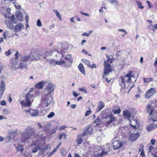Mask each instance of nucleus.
Returning a JSON list of instances; mask_svg holds the SVG:
<instances>
[{
  "label": "nucleus",
  "instance_id": "obj_1",
  "mask_svg": "<svg viewBox=\"0 0 157 157\" xmlns=\"http://www.w3.org/2000/svg\"><path fill=\"white\" fill-rule=\"evenodd\" d=\"M134 79V77L132 75L131 71L126 74L124 77L121 78L120 81L121 82L120 86H121V92L123 93L126 92L127 89L131 85L132 80Z\"/></svg>",
  "mask_w": 157,
  "mask_h": 157
},
{
  "label": "nucleus",
  "instance_id": "obj_2",
  "mask_svg": "<svg viewBox=\"0 0 157 157\" xmlns=\"http://www.w3.org/2000/svg\"><path fill=\"white\" fill-rule=\"evenodd\" d=\"M35 92L32 90L29 92L27 94L25 100L21 101L22 106L25 107L29 106L31 105L33 100L31 99L34 96Z\"/></svg>",
  "mask_w": 157,
  "mask_h": 157
},
{
  "label": "nucleus",
  "instance_id": "obj_3",
  "mask_svg": "<svg viewBox=\"0 0 157 157\" xmlns=\"http://www.w3.org/2000/svg\"><path fill=\"white\" fill-rule=\"evenodd\" d=\"M33 134V130L32 127L30 126L28 127L22 134L21 140L23 142H25L29 139Z\"/></svg>",
  "mask_w": 157,
  "mask_h": 157
},
{
  "label": "nucleus",
  "instance_id": "obj_4",
  "mask_svg": "<svg viewBox=\"0 0 157 157\" xmlns=\"http://www.w3.org/2000/svg\"><path fill=\"white\" fill-rule=\"evenodd\" d=\"M52 100V98L50 94H46L41 98L40 104L43 106L48 107L51 104Z\"/></svg>",
  "mask_w": 157,
  "mask_h": 157
},
{
  "label": "nucleus",
  "instance_id": "obj_5",
  "mask_svg": "<svg viewBox=\"0 0 157 157\" xmlns=\"http://www.w3.org/2000/svg\"><path fill=\"white\" fill-rule=\"evenodd\" d=\"M116 118L114 117L112 113L102 118V122L104 125L106 126H110L111 124L116 121Z\"/></svg>",
  "mask_w": 157,
  "mask_h": 157
},
{
  "label": "nucleus",
  "instance_id": "obj_6",
  "mask_svg": "<svg viewBox=\"0 0 157 157\" xmlns=\"http://www.w3.org/2000/svg\"><path fill=\"white\" fill-rule=\"evenodd\" d=\"M109 148L107 151H105V150H103L101 147L96 146L94 148V155L95 156H97V157H102L107 155L108 152H109Z\"/></svg>",
  "mask_w": 157,
  "mask_h": 157
},
{
  "label": "nucleus",
  "instance_id": "obj_7",
  "mask_svg": "<svg viewBox=\"0 0 157 157\" xmlns=\"http://www.w3.org/2000/svg\"><path fill=\"white\" fill-rule=\"evenodd\" d=\"M146 113L148 114V116L149 117H152L153 118V115L154 113H155L156 111L153 113L154 109L152 107L151 104L150 103H148L147 105L146 109Z\"/></svg>",
  "mask_w": 157,
  "mask_h": 157
},
{
  "label": "nucleus",
  "instance_id": "obj_8",
  "mask_svg": "<svg viewBox=\"0 0 157 157\" xmlns=\"http://www.w3.org/2000/svg\"><path fill=\"white\" fill-rule=\"evenodd\" d=\"M46 87L45 89L48 91V94L52 93L54 91L55 88V85L50 82L46 81Z\"/></svg>",
  "mask_w": 157,
  "mask_h": 157
},
{
  "label": "nucleus",
  "instance_id": "obj_9",
  "mask_svg": "<svg viewBox=\"0 0 157 157\" xmlns=\"http://www.w3.org/2000/svg\"><path fill=\"white\" fill-rule=\"evenodd\" d=\"M104 73L103 78H104L105 76H107L108 73L111 72L110 65L108 64V61H104Z\"/></svg>",
  "mask_w": 157,
  "mask_h": 157
},
{
  "label": "nucleus",
  "instance_id": "obj_10",
  "mask_svg": "<svg viewBox=\"0 0 157 157\" xmlns=\"http://www.w3.org/2000/svg\"><path fill=\"white\" fill-rule=\"evenodd\" d=\"M24 111L26 113H30V115L33 117H36L38 114V112L37 110L31 108H29L27 109H25Z\"/></svg>",
  "mask_w": 157,
  "mask_h": 157
},
{
  "label": "nucleus",
  "instance_id": "obj_11",
  "mask_svg": "<svg viewBox=\"0 0 157 157\" xmlns=\"http://www.w3.org/2000/svg\"><path fill=\"white\" fill-rule=\"evenodd\" d=\"M139 135V133L135 131L132 132L129 136V139L130 140L132 141H134L138 137Z\"/></svg>",
  "mask_w": 157,
  "mask_h": 157
},
{
  "label": "nucleus",
  "instance_id": "obj_12",
  "mask_svg": "<svg viewBox=\"0 0 157 157\" xmlns=\"http://www.w3.org/2000/svg\"><path fill=\"white\" fill-rule=\"evenodd\" d=\"M156 93V91L155 89L151 88L146 91L145 94V98H149Z\"/></svg>",
  "mask_w": 157,
  "mask_h": 157
},
{
  "label": "nucleus",
  "instance_id": "obj_13",
  "mask_svg": "<svg viewBox=\"0 0 157 157\" xmlns=\"http://www.w3.org/2000/svg\"><path fill=\"white\" fill-rule=\"evenodd\" d=\"M93 131V128L91 126L86 127L84 129L82 136H86L90 134Z\"/></svg>",
  "mask_w": 157,
  "mask_h": 157
},
{
  "label": "nucleus",
  "instance_id": "obj_14",
  "mask_svg": "<svg viewBox=\"0 0 157 157\" xmlns=\"http://www.w3.org/2000/svg\"><path fill=\"white\" fill-rule=\"evenodd\" d=\"M83 63L91 68H96V65L93 62H90L89 60L86 59L82 60Z\"/></svg>",
  "mask_w": 157,
  "mask_h": 157
},
{
  "label": "nucleus",
  "instance_id": "obj_15",
  "mask_svg": "<svg viewBox=\"0 0 157 157\" xmlns=\"http://www.w3.org/2000/svg\"><path fill=\"white\" fill-rule=\"evenodd\" d=\"M23 26V25L21 23H18L14 27V31L15 32L21 31Z\"/></svg>",
  "mask_w": 157,
  "mask_h": 157
},
{
  "label": "nucleus",
  "instance_id": "obj_16",
  "mask_svg": "<svg viewBox=\"0 0 157 157\" xmlns=\"http://www.w3.org/2000/svg\"><path fill=\"white\" fill-rule=\"evenodd\" d=\"M0 94L1 96H2L5 89V84L4 82L1 81L0 82Z\"/></svg>",
  "mask_w": 157,
  "mask_h": 157
},
{
  "label": "nucleus",
  "instance_id": "obj_17",
  "mask_svg": "<svg viewBox=\"0 0 157 157\" xmlns=\"http://www.w3.org/2000/svg\"><path fill=\"white\" fill-rule=\"evenodd\" d=\"M10 68L12 70H16L19 67L18 64L17 63L12 62L9 66Z\"/></svg>",
  "mask_w": 157,
  "mask_h": 157
},
{
  "label": "nucleus",
  "instance_id": "obj_18",
  "mask_svg": "<svg viewBox=\"0 0 157 157\" xmlns=\"http://www.w3.org/2000/svg\"><path fill=\"white\" fill-rule=\"evenodd\" d=\"M122 145L121 143L119 140L116 141L113 143V147L114 150L118 149Z\"/></svg>",
  "mask_w": 157,
  "mask_h": 157
},
{
  "label": "nucleus",
  "instance_id": "obj_19",
  "mask_svg": "<svg viewBox=\"0 0 157 157\" xmlns=\"http://www.w3.org/2000/svg\"><path fill=\"white\" fill-rule=\"evenodd\" d=\"M16 17L19 21H22L23 19V15L20 11H18L16 13Z\"/></svg>",
  "mask_w": 157,
  "mask_h": 157
},
{
  "label": "nucleus",
  "instance_id": "obj_20",
  "mask_svg": "<svg viewBox=\"0 0 157 157\" xmlns=\"http://www.w3.org/2000/svg\"><path fill=\"white\" fill-rule=\"evenodd\" d=\"M123 116L127 119L129 120L131 116L130 113L127 109L124 110L123 113Z\"/></svg>",
  "mask_w": 157,
  "mask_h": 157
},
{
  "label": "nucleus",
  "instance_id": "obj_21",
  "mask_svg": "<svg viewBox=\"0 0 157 157\" xmlns=\"http://www.w3.org/2000/svg\"><path fill=\"white\" fill-rule=\"evenodd\" d=\"M46 81H42V82H39L37 83L36 85V88L38 89H42L43 88V86L44 85H46Z\"/></svg>",
  "mask_w": 157,
  "mask_h": 157
},
{
  "label": "nucleus",
  "instance_id": "obj_22",
  "mask_svg": "<svg viewBox=\"0 0 157 157\" xmlns=\"http://www.w3.org/2000/svg\"><path fill=\"white\" fill-rule=\"evenodd\" d=\"M157 127V124H155L154 123H152L147 126V129L148 132H149L156 128Z\"/></svg>",
  "mask_w": 157,
  "mask_h": 157
},
{
  "label": "nucleus",
  "instance_id": "obj_23",
  "mask_svg": "<svg viewBox=\"0 0 157 157\" xmlns=\"http://www.w3.org/2000/svg\"><path fill=\"white\" fill-rule=\"evenodd\" d=\"M105 106L104 103L102 101H100L99 103L97 109L96 110V111L97 112H98L100 111L101 109H102Z\"/></svg>",
  "mask_w": 157,
  "mask_h": 157
},
{
  "label": "nucleus",
  "instance_id": "obj_24",
  "mask_svg": "<svg viewBox=\"0 0 157 157\" xmlns=\"http://www.w3.org/2000/svg\"><path fill=\"white\" fill-rule=\"evenodd\" d=\"M78 67L79 70L80 71L83 75H85L86 73L84 69V68L83 66V64L82 63L80 64L78 66Z\"/></svg>",
  "mask_w": 157,
  "mask_h": 157
},
{
  "label": "nucleus",
  "instance_id": "obj_25",
  "mask_svg": "<svg viewBox=\"0 0 157 157\" xmlns=\"http://www.w3.org/2000/svg\"><path fill=\"white\" fill-rule=\"evenodd\" d=\"M130 123L131 126L134 128H136V127L138 125L137 121L136 120H133L130 121Z\"/></svg>",
  "mask_w": 157,
  "mask_h": 157
},
{
  "label": "nucleus",
  "instance_id": "obj_26",
  "mask_svg": "<svg viewBox=\"0 0 157 157\" xmlns=\"http://www.w3.org/2000/svg\"><path fill=\"white\" fill-rule=\"evenodd\" d=\"M33 56H34L33 57H32L30 59L31 60H36L40 59L41 57V55L40 54L38 53H35L34 55Z\"/></svg>",
  "mask_w": 157,
  "mask_h": 157
},
{
  "label": "nucleus",
  "instance_id": "obj_27",
  "mask_svg": "<svg viewBox=\"0 0 157 157\" xmlns=\"http://www.w3.org/2000/svg\"><path fill=\"white\" fill-rule=\"evenodd\" d=\"M51 126V125L50 124L48 123L43 128L46 132H48L49 131Z\"/></svg>",
  "mask_w": 157,
  "mask_h": 157
},
{
  "label": "nucleus",
  "instance_id": "obj_28",
  "mask_svg": "<svg viewBox=\"0 0 157 157\" xmlns=\"http://www.w3.org/2000/svg\"><path fill=\"white\" fill-rule=\"evenodd\" d=\"M81 136H82V134H79L77 137L76 142L78 145L81 144L82 142V140L81 137Z\"/></svg>",
  "mask_w": 157,
  "mask_h": 157
},
{
  "label": "nucleus",
  "instance_id": "obj_29",
  "mask_svg": "<svg viewBox=\"0 0 157 157\" xmlns=\"http://www.w3.org/2000/svg\"><path fill=\"white\" fill-rule=\"evenodd\" d=\"M136 3L138 6V7L140 9H143L144 8V6L143 5L141 2L139 0H136Z\"/></svg>",
  "mask_w": 157,
  "mask_h": 157
},
{
  "label": "nucleus",
  "instance_id": "obj_30",
  "mask_svg": "<svg viewBox=\"0 0 157 157\" xmlns=\"http://www.w3.org/2000/svg\"><path fill=\"white\" fill-rule=\"evenodd\" d=\"M65 59L66 60H69L70 63H72L73 60L72 59V55L71 54L67 55L65 57Z\"/></svg>",
  "mask_w": 157,
  "mask_h": 157
},
{
  "label": "nucleus",
  "instance_id": "obj_31",
  "mask_svg": "<svg viewBox=\"0 0 157 157\" xmlns=\"http://www.w3.org/2000/svg\"><path fill=\"white\" fill-rule=\"evenodd\" d=\"M31 58L29 55H27L22 57L21 59L22 61L26 62L29 60H31L30 59Z\"/></svg>",
  "mask_w": 157,
  "mask_h": 157
},
{
  "label": "nucleus",
  "instance_id": "obj_32",
  "mask_svg": "<svg viewBox=\"0 0 157 157\" xmlns=\"http://www.w3.org/2000/svg\"><path fill=\"white\" fill-rule=\"evenodd\" d=\"M20 68L24 70H26L27 69V65L26 64L21 63L20 65Z\"/></svg>",
  "mask_w": 157,
  "mask_h": 157
},
{
  "label": "nucleus",
  "instance_id": "obj_33",
  "mask_svg": "<svg viewBox=\"0 0 157 157\" xmlns=\"http://www.w3.org/2000/svg\"><path fill=\"white\" fill-rule=\"evenodd\" d=\"M53 11L55 13L57 17L60 20H61V15L58 11L56 10H53Z\"/></svg>",
  "mask_w": 157,
  "mask_h": 157
},
{
  "label": "nucleus",
  "instance_id": "obj_34",
  "mask_svg": "<svg viewBox=\"0 0 157 157\" xmlns=\"http://www.w3.org/2000/svg\"><path fill=\"white\" fill-rule=\"evenodd\" d=\"M23 148L22 145L18 144L17 147V151H19L21 153L23 151Z\"/></svg>",
  "mask_w": 157,
  "mask_h": 157
},
{
  "label": "nucleus",
  "instance_id": "obj_35",
  "mask_svg": "<svg viewBox=\"0 0 157 157\" xmlns=\"http://www.w3.org/2000/svg\"><path fill=\"white\" fill-rule=\"evenodd\" d=\"M11 11V9L10 8H7L6 10V12L4 14V15L5 17H9V15L10 14V12Z\"/></svg>",
  "mask_w": 157,
  "mask_h": 157
},
{
  "label": "nucleus",
  "instance_id": "obj_36",
  "mask_svg": "<svg viewBox=\"0 0 157 157\" xmlns=\"http://www.w3.org/2000/svg\"><path fill=\"white\" fill-rule=\"evenodd\" d=\"M67 135L64 133H63L59 135V138L60 140H61L63 138L65 140L66 139Z\"/></svg>",
  "mask_w": 157,
  "mask_h": 157
},
{
  "label": "nucleus",
  "instance_id": "obj_37",
  "mask_svg": "<svg viewBox=\"0 0 157 157\" xmlns=\"http://www.w3.org/2000/svg\"><path fill=\"white\" fill-rule=\"evenodd\" d=\"M144 82V83H148L152 81V79L151 78H143Z\"/></svg>",
  "mask_w": 157,
  "mask_h": 157
},
{
  "label": "nucleus",
  "instance_id": "obj_38",
  "mask_svg": "<svg viewBox=\"0 0 157 157\" xmlns=\"http://www.w3.org/2000/svg\"><path fill=\"white\" fill-rule=\"evenodd\" d=\"M101 124V121L98 118H97L93 123V124L96 126L99 125Z\"/></svg>",
  "mask_w": 157,
  "mask_h": 157
},
{
  "label": "nucleus",
  "instance_id": "obj_39",
  "mask_svg": "<svg viewBox=\"0 0 157 157\" xmlns=\"http://www.w3.org/2000/svg\"><path fill=\"white\" fill-rule=\"evenodd\" d=\"M152 119L154 122L157 121V112L153 113Z\"/></svg>",
  "mask_w": 157,
  "mask_h": 157
},
{
  "label": "nucleus",
  "instance_id": "obj_40",
  "mask_svg": "<svg viewBox=\"0 0 157 157\" xmlns=\"http://www.w3.org/2000/svg\"><path fill=\"white\" fill-rule=\"evenodd\" d=\"M53 51L52 49H50L49 51H47L45 52V56H48V55H52Z\"/></svg>",
  "mask_w": 157,
  "mask_h": 157
},
{
  "label": "nucleus",
  "instance_id": "obj_41",
  "mask_svg": "<svg viewBox=\"0 0 157 157\" xmlns=\"http://www.w3.org/2000/svg\"><path fill=\"white\" fill-rule=\"evenodd\" d=\"M113 112L115 114H118L121 112V109L119 107L116 110L115 109H113Z\"/></svg>",
  "mask_w": 157,
  "mask_h": 157
},
{
  "label": "nucleus",
  "instance_id": "obj_42",
  "mask_svg": "<svg viewBox=\"0 0 157 157\" xmlns=\"http://www.w3.org/2000/svg\"><path fill=\"white\" fill-rule=\"evenodd\" d=\"M9 32L7 31H5L3 32V36L5 39H6L7 36H8V38L10 37V36H8Z\"/></svg>",
  "mask_w": 157,
  "mask_h": 157
},
{
  "label": "nucleus",
  "instance_id": "obj_43",
  "mask_svg": "<svg viewBox=\"0 0 157 157\" xmlns=\"http://www.w3.org/2000/svg\"><path fill=\"white\" fill-rule=\"evenodd\" d=\"M65 63L64 60H61L60 61H57L56 62V64L58 65H62Z\"/></svg>",
  "mask_w": 157,
  "mask_h": 157
},
{
  "label": "nucleus",
  "instance_id": "obj_44",
  "mask_svg": "<svg viewBox=\"0 0 157 157\" xmlns=\"http://www.w3.org/2000/svg\"><path fill=\"white\" fill-rule=\"evenodd\" d=\"M146 2L147 3L148 7L149 9H151L153 7V5L148 0H147Z\"/></svg>",
  "mask_w": 157,
  "mask_h": 157
},
{
  "label": "nucleus",
  "instance_id": "obj_45",
  "mask_svg": "<svg viewBox=\"0 0 157 157\" xmlns=\"http://www.w3.org/2000/svg\"><path fill=\"white\" fill-rule=\"evenodd\" d=\"M55 113L54 112H51L47 116V117L48 118H51L55 115Z\"/></svg>",
  "mask_w": 157,
  "mask_h": 157
},
{
  "label": "nucleus",
  "instance_id": "obj_46",
  "mask_svg": "<svg viewBox=\"0 0 157 157\" xmlns=\"http://www.w3.org/2000/svg\"><path fill=\"white\" fill-rule=\"evenodd\" d=\"M80 91H83L85 93H87V91L86 90L84 87H80L78 89Z\"/></svg>",
  "mask_w": 157,
  "mask_h": 157
},
{
  "label": "nucleus",
  "instance_id": "obj_47",
  "mask_svg": "<svg viewBox=\"0 0 157 157\" xmlns=\"http://www.w3.org/2000/svg\"><path fill=\"white\" fill-rule=\"evenodd\" d=\"M92 113V111L90 109H89V110H87L85 114V115L86 116H87L90 114H91Z\"/></svg>",
  "mask_w": 157,
  "mask_h": 157
},
{
  "label": "nucleus",
  "instance_id": "obj_48",
  "mask_svg": "<svg viewBox=\"0 0 157 157\" xmlns=\"http://www.w3.org/2000/svg\"><path fill=\"white\" fill-rule=\"evenodd\" d=\"M108 1L111 4L114 3L115 5L118 4V2L117 0H108Z\"/></svg>",
  "mask_w": 157,
  "mask_h": 157
},
{
  "label": "nucleus",
  "instance_id": "obj_49",
  "mask_svg": "<svg viewBox=\"0 0 157 157\" xmlns=\"http://www.w3.org/2000/svg\"><path fill=\"white\" fill-rule=\"evenodd\" d=\"M148 150L149 153H151L152 154V151L153 150L154 147L150 145L148 147Z\"/></svg>",
  "mask_w": 157,
  "mask_h": 157
},
{
  "label": "nucleus",
  "instance_id": "obj_50",
  "mask_svg": "<svg viewBox=\"0 0 157 157\" xmlns=\"http://www.w3.org/2000/svg\"><path fill=\"white\" fill-rule=\"evenodd\" d=\"M14 6L16 8L17 10H20L21 9V6L19 5L18 4L16 3L14 4Z\"/></svg>",
  "mask_w": 157,
  "mask_h": 157
},
{
  "label": "nucleus",
  "instance_id": "obj_51",
  "mask_svg": "<svg viewBox=\"0 0 157 157\" xmlns=\"http://www.w3.org/2000/svg\"><path fill=\"white\" fill-rule=\"evenodd\" d=\"M37 25L38 27H41L42 25L41 22L40 20H38L37 21Z\"/></svg>",
  "mask_w": 157,
  "mask_h": 157
},
{
  "label": "nucleus",
  "instance_id": "obj_52",
  "mask_svg": "<svg viewBox=\"0 0 157 157\" xmlns=\"http://www.w3.org/2000/svg\"><path fill=\"white\" fill-rule=\"evenodd\" d=\"M106 57L107 58V61H108V64H109V62L110 61V63H112V62L113 59H112L111 58H110V56H108L106 55Z\"/></svg>",
  "mask_w": 157,
  "mask_h": 157
},
{
  "label": "nucleus",
  "instance_id": "obj_53",
  "mask_svg": "<svg viewBox=\"0 0 157 157\" xmlns=\"http://www.w3.org/2000/svg\"><path fill=\"white\" fill-rule=\"evenodd\" d=\"M58 128V127L57 126L55 128L53 129L51 131V134H53L55 132H56Z\"/></svg>",
  "mask_w": 157,
  "mask_h": 157
},
{
  "label": "nucleus",
  "instance_id": "obj_54",
  "mask_svg": "<svg viewBox=\"0 0 157 157\" xmlns=\"http://www.w3.org/2000/svg\"><path fill=\"white\" fill-rule=\"evenodd\" d=\"M92 32V31H90L89 33L85 32L82 34V36H88Z\"/></svg>",
  "mask_w": 157,
  "mask_h": 157
},
{
  "label": "nucleus",
  "instance_id": "obj_55",
  "mask_svg": "<svg viewBox=\"0 0 157 157\" xmlns=\"http://www.w3.org/2000/svg\"><path fill=\"white\" fill-rule=\"evenodd\" d=\"M147 27L148 29L153 30V25H152V24H150L149 25H148Z\"/></svg>",
  "mask_w": 157,
  "mask_h": 157
},
{
  "label": "nucleus",
  "instance_id": "obj_56",
  "mask_svg": "<svg viewBox=\"0 0 157 157\" xmlns=\"http://www.w3.org/2000/svg\"><path fill=\"white\" fill-rule=\"evenodd\" d=\"M56 62L55 61V60L53 59H51L50 60V64L52 65H55L56 64Z\"/></svg>",
  "mask_w": 157,
  "mask_h": 157
},
{
  "label": "nucleus",
  "instance_id": "obj_57",
  "mask_svg": "<svg viewBox=\"0 0 157 157\" xmlns=\"http://www.w3.org/2000/svg\"><path fill=\"white\" fill-rule=\"evenodd\" d=\"M11 54L10 49L9 50L5 52V54L6 56H8Z\"/></svg>",
  "mask_w": 157,
  "mask_h": 157
},
{
  "label": "nucleus",
  "instance_id": "obj_58",
  "mask_svg": "<svg viewBox=\"0 0 157 157\" xmlns=\"http://www.w3.org/2000/svg\"><path fill=\"white\" fill-rule=\"evenodd\" d=\"M118 31L124 32V33L125 35H126L127 34V31H126V30H125L124 29H120L118 30Z\"/></svg>",
  "mask_w": 157,
  "mask_h": 157
},
{
  "label": "nucleus",
  "instance_id": "obj_59",
  "mask_svg": "<svg viewBox=\"0 0 157 157\" xmlns=\"http://www.w3.org/2000/svg\"><path fill=\"white\" fill-rule=\"evenodd\" d=\"M19 54V52L17 51V52L15 55V59L17 60L18 59Z\"/></svg>",
  "mask_w": 157,
  "mask_h": 157
},
{
  "label": "nucleus",
  "instance_id": "obj_60",
  "mask_svg": "<svg viewBox=\"0 0 157 157\" xmlns=\"http://www.w3.org/2000/svg\"><path fill=\"white\" fill-rule=\"evenodd\" d=\"M67 127L64 125H62L60 127L59 129L60 131L63 130L65 128H66Z\"/></svg>",
  "mask_w": 157,
  "mask_h": 157
},
{
  "label": "nucleus",
  "instance_id": "obj_61",
  "mask_svg": "<svg viewBox=\"0 0 157 157\" xmlns=\"http://www.w3.org/2000/svg\"><path fill=\"white\" fill-rule=\"evenodd\" d=\"M156 142V140L154 139H152L151 140V142L152 145H154Z\"/></svg>",
  "mask_w": 157,
  "mask_h": 157
},
{
  "label": "nucleus",
  "instance_id": "obj_62",
  "mask_svg": "<svg viewBox=\"0 0 157 157\" xmlns=\"http://www.w3.org/2000/svg\"><path fill=\"white\" fill-rule=\"evenodd\" d=\"M80 13L84 15V16H87L88 17H89L90 16L89 14H88V13H83L82 11H81Z\"/></svg>",
  "mask_w": 157,
  "mask_h": 157
},
{
  "label": "nucleus",
  "instance_id": "obj_63",
  "mask_svg": "<svg viewBox=\"0 0 157 157\" xmlns=\"http://www.w3.org/2000/svg\"><path fill=\"white\" fill-rule=\"evenodd\" d=\"M154 65L156 68H157V57L156 58L155 60V61Z\"/></svg>",
  "mask_w": 157,
  "mask_h": 157
},
{
  "label": "nucleus",
  "instance_id": "obj_64",
  "mask_svg": "<svg viewBox=\"0 0 157 157\" xmlns=\"http://www.w3.org/2000/svg\"><path fill=\"white\" fill-rule=\"evenodd\" d=\"M25 19L26 20V22L27 23H28L29 22V16L28 15H26L25 16Z\"/></svg>",
  "mask_w": 157,
  "mask_h": 157
}]
</instances>
